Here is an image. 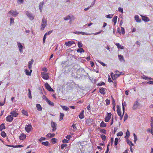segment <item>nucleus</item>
<instances>
[{
	"label": "nucleus",
	"instance_id": "41",
	"mask_svg": "<svg viewBox=\"0 0 153 153\" xmlns=\"http://www.w3.org/2000/svg\"><path fill=\"white\" fill-rule=\"evenodd\" d=\"M1 135L2 137H5L6 136V134L5 132L4 131H1Z\"/></svg>",
	"mask_w": 153,
	"mask_h": 153
},
{
	"label": "nucleus",
	"instance_id": "12",
	"mask_svg": "<svg viewBox=\"0 0 153 153\" xmlns=\"http://www.w3.org/2000/svg\"><path fill=\"white\" fill-rule=\"evenodd\" d=\"M75 42L73 41H68V42H66L65 43V45L67 46L70 47L72 45L74 44Z\"/></svg>",
	"mask_w": 153,
	"mask_h": 153
},
{
	"label": "nucleus",
	"instance_id": "33",
	"mask_svg": "<svg viewBox=\"0 0 153 153\" xmlns=\"http://www.w3.org/2000/svg\"><path fill=\"white\" fill-rule=\"evenodd\" d=\"M106 126V124L103 121H102L100 124V126L102 127H105Z\"/></svg>",
	"mask_w": 153,
	"mask_h": 153
},
{
	"label": "nucleus",
	"instance_id": "34",
	"mask_svg": "<svg viewBox=\"0 0 153 153\" xmlns=\"http://www.w3.org/2000/svg\"><path fill=\"white\" fill-rule=\"evenodd\" d=\"M64 116V114L62 113H60V119L59 121H61L63 119V118Z\"/></svg>",
	"mask_w": 153,
	"mask_h": 153
},
{
	"label": "nucleus",
	"instance_id": "14",
	"mask_svg": "<svg viewBox=\"0 0 153 153\" xmlns=\"http://www.w3.org/2000/svg\"><path fill=\"white\" fill-rule=\"evenodd\" d=\"M26 138V136L25 134H20L19 137V138L20 140H25Z\"/></svg>",
	"mask_w": 153,
	"mask_h": 153
},
{
	"label": "nucleus",
	"instance_id": "2",
	"mask_svg": "<svg viewBox=\"0 0 153 153\" xmlns=\"http://www.w3.org/2000/svg\"><path fill=\"white\" fill-rule=\"evenodd\" d=\"M47 25V21L44 18H43L41 26V30H43Z\"/></svg>",
	"mask_w": 153,
	"mask_h": 153
},
{
	"label": "nucleus",
	"instance_id": "50",
	"mask_svg": "<svg viewBox=\"0 0 153 153\" xmlns=\"http://www.w3.org/2000/svg\"><path fill=\"white\" fill-rule=\"evenodd\" d=\"M123 133L122 131H120L117 134V136H121L123 135Z\"/></svg>",
	"mask_w": 153,
	"mask_h": 153
},
{
	"label": "nucleus",
	"instance_id": "38",
	"mask_svg": "<svg viewBox=\"0 0 153 153\" xmlns=\"http://www.w3.org/2000/svg\"><path fill=\"white\" fill-rule=\"evenodd\" d=\"M44 4V2H40L39 6V9L40 10V11L41 12L42 10V8L43 5Z\"/></svg>",
	"mask_w": 153,
	"mask_h": 153
},
{
	"label": "nucleus",
	"instance_id": "47",
	"mask_svg": "<svg viewBox=\"0 0 153 153\" xmlns=\"http://www.w3.org/2000/svg\"><path fill=\"white\" fill-rule=\"evenodd\" d=\"M134 138V142H135L137 140V137L135 134L134 133L133 134Z\"/></svg>",
	"mask_w": 153,
	"mask_h": 153
},
{
	"label": "nucleus",
	"instance_id": "55",
	"mask_svg": "<svg viewBox=\"0 0 153 153\" xmlns=\"http://www.w3.org/2000/svg\"><path fill=\"white\" fill-rule=\"evenodd\" d=\"M118 141V139L117 138H116L115 139V141H114V145L115 146H116L117 144V143Z\"/></svg>",
	"mask_w": 153,
	"mask_h": 153
},
{
	"label": "nucleus",
	"instance_id": "54",
	"mask_svg": "<svg viewBox=\"0 0 153 153\" xmlns=\"http://www.w3.org/2000/svg\"><path fill=\"white\" fill-rule=\"evenodd\" d=\"M104 85H105V83L103 82H102L98 83L97 84V85L99 86H101Z\"/></svg>",
	"mask_w": 153,
	"mask_h": 153
},
{
	"label": "nucleus",
	"instance_id": "27",
	"mask_svg": "<svg viewBox=\"0 0 153 153\" xmlns=\"http://www.w3.org/2000/svg\"><path fill=\"white\" fill-rule=\"evenodd\" d=\"M60 106L64 110L67 111L69 109L68 107H66L65 105H61Z\"/></svg>",
	"mask_w": 153,
	"mask_h": 153
},
{
	"label": "nucleus",
	"instance_id": "30",
	"mask_svg": "<svg viewBox=\"0 0 153 153\" xmlns=\"http://www.w3.org/2000/svg\"><path fill=\"white\" fill-rule=\"evenodd\" d=\"M5 128V127L4 126V124L2 123L0 126V131H2V130Z\"/></svg>",
	"mask_w": 153,
	"mask_h": 153
},
{
	"label": "nucleus",
	"instance_id": "35",
	"mask_svg": "<svg viewBox=\"0 0 153 153\" xmlns=\"http://www.w3.org/2000/svg\"><path fill=\"white\" fill-rule=\"evenodd\" d=\"M142 78L143 79H146L147 80H149V79L152 80V79L151 78L148 77L145 75H143L142 76Z\"/></svg>",
	"mask_w": 153,
	"mask_h": 153
},
{
	"label": "nucleus",
	"instance_id": "4",
	"mask_svg": "<svg viewBox=\"0 0 153 153\" xmlns=\"http://www.w3.org/2000/svg\"><path fill=\"white\" fill-rule=\"evenodd\" d=\"M42 77L44 79L48 80L49 78V74L45 72H42Z\"/></svg>",
	"mask_w": 153,
	"mask_h": 153
},
{
	"label": "nucleus",
	"instance_id": "52",
	"mask_svg": "<svg viewBox=\"0 0 153 153\" xmlns=\"http://www.w3.org/2000/svg\"><path fill=\"white\" fill-rule=\"evenodd\" d=\"M121 30L122 33V34H124L125 33V29L123 27H121Z\"/></svg>",
	"mask_w": 153,
	"mask_h": 153
},
{
	"label": "nucleus",
	"instance_id": "37",
	"mask_svg": "<svg viewBox=\"0 0 153 153\" xmlns=\"http://www.w3.org/2000/svg\"><path fill=\"white\" fill-rule=\"evenodd\" d=\"M135 19L137 22H141V20L139 19V18L138 16H135Z\"/></svg>",
	"mask_w": 153,
	"mask_h": 153
},
{
	"label": "nucleus",
	"instance_id": "5",
	"mask_svg": "<svg viewBox=\"0 0 153 153\" xmlns=\"http://www.w3.org/2000/svg\"><path fill=\"white\" fill-rule=\"evenodd\" d=\"M25 131L28 133L31 131L33 129L32 126L30 124L27 125L25 128Z\"/></svg>",
	"mask_w": 153,
	"mask_h": 153
},
{
	"label": "nucleus",
	"instance_id": "7",
	"mask_svg": "<svg viewBox=\"0 0 153 153\" xmlns=\"http://www.w3.org/2000/svg\"><path fill=\"white\" fill-rule=\"evenodd\" d=\"M10 114L11 116H12L13 117H16L18 115L19 113L18 111L16 110H13L10 113Z\"/></svg>",
	"mask_w": 153,
	"mask_h": 153
},
{
	"label": "nucleus",
	"instance_id": "23",
	"mask_svg": "<svg viewBox=\"0 0 153 153\" xmlns=\"http://www.w3.org/2000/svg\"><path fill=\"white\" fill-rule=\"evenodd\" d=\"M118 56L119 59L121 62L123 61V62H125V61L123 56L121 55H118Z\"/></svg>",
	"mask_w": 153,
	"mask_h": 153
},
{
	"label": "nucleus",
	"instance_id": "16",
	"mask_svg": "<svg viewBox=\"0 0 153 153\" xmlns=\"http://www.w3.org/2000/svg\"><path fill=\"white\" fill-rule=\"evenodd\" d=\"M93 120L92 119H89L86 120V123L88 125H90L92 124Z\"/></svg>",
	"mask_w": 153,
	"mask_h": 153
},
{
	"label": "nucleus",
	"instance_id": "43",
	"mask_svg": "<svg viewBox=\"0 0 153 153\" xmlns=\"http://www.w3.org/2000/svg\"><path fill=\"white\" fill-rule=\"evenodd\" d=\"M47 102L50 105L53 106H54V103L52 102H51L50 100H49L47 101Z\"/></svg>",
	"mask_w": 153,
	"mask_h": 153
},
{
	"label": "nucleus",
	"instance_id": "36",
	"mask_svg": "<svg viewBox=\"0 0 153 153\" xmlns=\"http://www.w3.org/2000/svg\"><path fill=\"white\" fill-rule=\"evenodd\" d=\"M95 0H94V1L92 3L91 5H90L89 6H88V7L85 8L84 9V10L85 11H87L89 8V7H92L95 4Z\"/></svg>",
	"mask_w": 153,
	"mask_h": 153
},
{
	"label": "nucleus",
	"instance_id": "59",
	"mask_svg": "<svg viewBox=\"0 0 153 153\" xmlns=\"http://www.w3.org/2000/svg\"><path fill=\"white\" fill-rule=\"evenodd\" d=\"M77 44L79 48L82 47V43L80 42H78Z\"/></svg>",
	"mask_w": 153,
	"mask_h": 153
},
{
	"label": "nucleus",
	"instance_id": "32",
	"mask_svg": "<svg viewBox=\"0 0 153 153\" xmlns=\"http://www.w3.org/2000/svg\"><path fill=\"white\" fill-rule=\"evenodd\" d=\"M117 17V16H114L112 19L113 22H114V25H115L116 23Z\"/></svg>",
	"mask_w": 153,
	"mask_h": 153
},
{
	"label": "nucleus",
	"instance_id": "53",
	"mask_svg": "<svg viewBox=\"0 0 153 153\" xmlns=\"http://www.w3.org/2000/svg\"><path fill=\"white\" fill-rule=\"evenodd\" d=\"M100 64H101L103 66H105L106 65V64L103 62H101L100 61H97Z\"/></svg>",
	"mask_w": 153,
	"mask_h": 153
},
{
	"label": "nucleus",
	"instance_id": "24",
	"mask_svg": "<svg viewBox=\"0 0 153 153\" xmlns=\"http://www.w3.org/2000/svg\"><path fill=\"white\" fill-rule=\"evenodd\" d=\"M36 107L37 108V110L39 111L42 110V108L40 105L39 104H37L36 105Z\"/></svg>",
	"mask_w": 153,
	"mask_h": 153
},
{
	"label": "nucleus",
	"instance_id": "51",
	"mask_svg": "<svg viewBox=\"0 0 153 153\" xmlns=\"http://www.w3.org/2000/svg\"><path fill=\"white\" fill-rule=\"evenodd\" d=\"M128 117V115L127 114H125V116H124V121H125V120H126L127 119Z\"/></svg>",
	"mask_w": 153,
	"mask_h": 153
},
{
	"label": "nucleus",
	"instance_id": "44",
	"mask_svg": "<svg viewBox=\"0 0 153 153\" xmlns=\"http://www.w3.org/2000/svg\"><path fill=\"white\" fill-rule=\"evenodd\" d=\"M22 114L24 115H25V116L27 115L28 113H27V112L26 111L24 110H23L22 111Z\"/></svg>",
	"mask_w": 153,
	"mask_h": 153
},
{
	"label": "nucleus",
	"instance_id": "13",
	"mask_svg": "<svg viewBox=\"0 0 153 153\" xmlns=\"http://www.w3.org/2000/svg\"><path fill=\"white\" fill-rule=\"evenodd\" d=\"M17 44L20 52H22L23 46L22 45L21 43L19 42H17Z\"/></svg>",
	"mask_w": 153,
	"mask_h": 153
},
{
	"label": "nucleus",
	"instance_id": "18",
	"mask_svg": "<svg viewBox=\"0 0 153 153\" xmlns=\"http://www.w3.org/2000/svg\"><path fill=\"white\" fill-rule=\"evenodd\" d=\"M33 59L31 60L29 62L28 64V67L30 69L32 67V65L33 64Z\"/></svg>",
	"mask_w": 153,
	"mask_h": 153
},
{
	"label": "nucleus",
	"instance_id": "22",
	"mask_svg": "<svg viewBox=\"0 0 153 153\" xmlns=\"http://www.w3.org/2000/svg\"><path fill=\"white\" fill-rule=\"evenodd\" d=\"M99 92L101 94H105V88H100L99 89Z\"/></svg>",
	"mask_w": 153,
	"mask_h": 153
},
{
	"label": "nucleus",
	"instance_id": "60",
	"mask_svg": "<svg viewBox=\"0 0 153 153\" xmlns=\"http://www.w3.org/2000/svg\"><path fill=\"white\" fill-rule=\"evenodd\" d=\"M75 125L76 124H73L72 126V127L74 129V130L73 131H74L75 130H76L77 129L76 127L75 126Z\"/></svg>",
	"mask_w": 153,
	"mask_h": 153
},
{
	"label": "nucleus",
	"instance_id": "6",
	"mask_svg": "<svg viewBox=\"0 0 153 153\" xmlns=\"http://www.w3.org/2000/svg\"><path fill=\"white\" fill-rule=\"evenodd\" d=\"M45 86L46 89L49 91H53L54 90L51 88L48 83L45 84Z\"/></svg>",
	"mask_w": 153,
	"mask_h": 153
},
{
	"label": "nucleus",
	"instance_id": "11",
	"mask_svg": "<svg viewBox=\"0 0 153 153\" xmlns=\"http://www.w3.org/2000/svg\"><path fill=\"white\" fill-rule=\"evenodd\" d=\"M13 120V118L12 116L10 114V115H8L6 117V121L7 122H12Z\"/></svg>",
	"mask_w": 153,
	"mask_h": 153
},
{
	"label": "nucleus",
	"instance_id": "1",
	"mask_svg": "<svg viewBox=\"0 0 153 153\" xmlns=\"http://www.w3.org/2000/svg\"><path fill=\"white\" fill-rule=\"evenodd\" d=\"M122 108L123 114H122L121 111L120 109V108L119 106L118 105L117 106V114L119 116H120V119L121 120L122 119L123 115L124 114L125 112V107L124 106L123 103H122Z\"/></svg>",
	"mask_w": 153,
	"mask_h": 153
},
{
	"label": "nucleus",
	"instance_id": "40",
	"mask_svg": "<svg viewBox=\"0 0 153 153\" xmlns=\"http://www.w3.org/2000/svg\"><path fill=\"white\" fill-rule=\"evenodd\" d=\"M75 33L79 34L80 33L82 35H87L88 34L87 33H85L83 32H77L76 33Z\"/></svg>",
	"mask_w": 153,
	"mask_h": 153
},
{
	"label": "nucleus",
	"instance_id": "49",
	"mask_svg": "<svg viewBox=\"0 0 153 153\" xmlns=\"http://www.w3.org/2000/svg\"><path fill=\"white\" fill-rule=\"evenodd\" d=\"M71 19V17L70 16L68 15L66 17L64 18V19L65 20H67L70 19Z\"/></svg>",
	"mask_w": 153,
	"mask_h": 153
},
{
	"label": "nucleus",
	"instance_id": "62",
	"mask_svg": "<svg viewBox=\"0 0 153 153\" xmlns=\"http://www.w3.org/2000/svg\"><path fill=\"white\" fill-rule=\"evenodd\" d=\"M105 102H106V104L107 105L109 104L110 102V101L109 100L107 99L105 100Z\"/></svg>",
	"mask_w": 153,
	"mask_h": 153
},
{
	"label": "nucleus",
	"instance_id": "57",
	"mask_svg": "<svg viewBox=\"0 0 153 153\" xmlns=\"http://www.w3.org/2000/svg\"><path fill=\"white\" fill-rule=\"evenodd\" d=\"M62 142L63 143H68L69 141L66 139H64L63 140Z\"/></svg>",
	"mask_w": 153,
	"mask_h": 153
},
{
	"label": "nucleus",
	"instance_id": "20",
	"mask_svg": "<svg viewBox=\"0 0 153 153\" xmlns=\"http://www.w3.org/2000/svg\"><path fill=\"white\" fill-rule=\"evenodd\" d=\"M151 133L153 134V117H151Z\"/></svg>",
	"mask_w": 153,
	"mask_h": 153
},
{
	"label": "nucleus",
	"instance_id": "10",
	"mask_svg": "<svg viewBox=\"0 0 153 153\" xmlns=\"http://www.w3.org/2000/svg\"><path fill=\"white\" fill-rule=\"evenodd\" d=\"M140 104L138 102L137 100L134 103L133 106V108L134 109H136L137 108L138 106H140Z\"/></svg>",
	"mask_w": 153,
	"mask_h": 153
},
{
	"label": "nucleus",
	"instance_id": "25",
	"mask_svg": "<svg viewBox=\"0 0 153 153\" xmlns=\"http://www.w3.org/2000/svg\"><path fill=\"white\" fill-rule=\"evenodd\" d=\"M126 141L127 143L131 146V147L132 146H133L134 145V144L132 143V142L129 139H127L126 140Z\"/></svg>",
	"mask_w": 153,
	"mask_h": 153
},
{
	"label": "nucleus",
	"instance_id": "17",
	"mask_svg": "<svg viewBox=\"0 0 153 153\" xmlns=\"http://www.w3.org/2000/svg\"><path fill=\"white\" fill-rule=\"evenodd\" d=\"M142 17V19L144 21L148 22L149 21V18L146 16H141Z\"/></svg>",
	"mask_w": 153,
	"mask_h": 153
},
{
	"label": "nucleus",
	"instance_id": "21",
	"mask_svg": "<svg viewBox=\"0 0 153 153\" xmlns=\"http://www.w3.org/2000/svg\"><path fill=\"white\" fill-rule=\"evenodd\" d=\"M55 135L54 134L49 133L46 135V136L49 138H51L54 137Z\"/></svg>",
	"mask_w": 153,
	"mask_h": 153
},
{
	"label": "nucleus",
	"instance_id": "56",
	"mask_svg": "<svg viewBox=\"0 0 153 153\" xmlns=\"http://www.w3.org/2000/svg\"><path fill=\"white\" fill-rule=\"evenodd\" d=\"M10 24H11L12 23H13L14 22V19L12 18H10Z\"/></svg>",
	"mask_w": 153,
	"mask_h": 153
},
{
	"label": "nucleus",
	"instance_id": "3",
	"mask_svg": "<svg viewBox=\"0 0 153 153\" xmlns=\"http://www.w3.org/2000/svg\"><path fill=\"white\" fill-rule=\"evenodd\" d=\"M111 115L112 114L110 112L107 113L106 115L105 118V121L106 122H108L111 119Z\"/></svg>",
	"mask_w": 153,
	"mask_h": 153
},
{
	"label": "nucleus",
	"instance_id": "28",
	"mask_svg": "<svg viewBox=\"0 0 153 153\" xmlns=\"http://www.w3.org/2000/svg\"><path fill=\"white\" fill-rule=\"evenodd\" d=\"M42 145L45 146H49V143L48 142L46 141L45 142H42Z\"/></svg>",
	"mask_w": 153,
	"mask_h": 153
},
{
	"label": "nucleus",
	"instance_id": "26",
	"mask_svg": "<svg viewBox=\"0 0 153 153\" xmlns=\"http://www.w3.org/2000/svg\"><path fill=\"white\" fill-rule=\"evenodd\" d=\"M115 45L117 46L118 48L123 49L124 48L123 46L120 45L119 43H117Z\"/></svg>",
	"mask_w": 153,
	"mask_h": 153
},
{
	"label": "nucleus",
	"instance_id": "15",
	"mask_svg": "<svg viewBox=\"0 0 153 153\" xmlns=\"http://www.w3.org/2000/svg\"><path fill=\"white\" fill-rule=\"evenodd\" d=\"M26 14L27 16L30 20H33L34 18V16H32L31 14L29 13L28 11H27L26 13Z\"/></svg>",
	"mask_w": 153,
	"mask_h": 153
},
{
	"label": "nucleus",
	"instance_id": "9",
	"mask_svg": "<svg viewBox=\"0 0 153 153\" xmlns=\"http://www.w3.org/2000/svg\"><path fill=\"white\" fill-rule=\"evenodd\" d=\"M51 126L53 128L52 131L53 132L56 130V124L54 122H52Z\"/></svg>",
	"mask_w": 153,
	"mask_h": 153
},
{
	"label": "nucleus",
	"instance_id": "48",
	"mask_svg": "<svg viewBox=\"0 0 153 153\" xmlns=\"http://www.w3.org/2000/svg\"><path fill=\"white\" fill-rule=\"evenodd\" d=\"M67 146V144H62L61 146V147L62 149H63L65 147H66Z\"/></svg>",
	"mask_w": 153,
	"mask_h": 153
},
{
	"label": "nucleus",
	"instance_id": "61",
	"mask_svg": "<svg viewBox=\"0 0 153 153\" xmlns=\"http://www.w3.org/2000/svg\"><path fill=\"white\" fill-rule=\"evenodd\" d=\"M47 35H45V34L44 36V37H43V43L44 44L45 42V40L46 39V36Z\"/></svg>",
	"mask_w": 153,
	"mask_h": 153
},
{
	"label": "nucleus",
	"instance_id": "46",
	"mask_svg": "<svg viewBox=\"0 0 153 153\" xmlns=\"http://www.w3.org/2000/svg\"><path fill=\"white\" fill-rule=\"evenodd\" d=\"M100 137L103 140L105 141V140L106 136L102 134L101 135Z\"/></svg>",
	"mask_w": 153,
	"mask_h": 153
},
{
	"label": "nucleus",
	"instance_id": "19",
	"mask_svg": "<svg viewBox=\"0 0 153 153\" xmlns=\"http://www.w3.org/2000/svg\"><path fill=\"white\" fill-rule=\"evenodd\" d=\"M84 110L82 111L79 114V117L80 119H82L84 118Z\"/></svg>",
	"mask_w": 153,
	"mask_h": 153
},
{
	"label": "nucleus",
	"instance_id": "58",
	"mask_svg": "<svg viewBox=\"0 0 153 153\" xmlns=\"http://www.w3.org/2000/svg\"><path fill=\"white\" fill-rule=\"evenodd\" d=\"M144 83H148L149 84H153V81H149V82H144Z\"/></svg>",
	"mask_w": 153,
	"mask_h": 153
},
{
	"label": "nucleus",
	"instance_id": "64",
	"mask_svg": "<svg viewBox=\"0 0 153 153\" xmlns=\"http://www.w3.org/2000/svg\"><path fill=\"white\" fill-rule=\"evenodd\" d=\"M42 98H43V99L45 100L46 102L48 100V99L46 97V96L45 95H44L43 96Z\"/></svg>",
	"mask_w": 153,
	"mask_h": 153
},
{
	"label": "nucleus",
	"instance_id": "42",
	"mask_svg": "<svg viewBox=\"0 0 153 153\" xmlns=\"http://www.w3.org/2000/svg\"><path fill=\"white\" fill-rule=\"evenodd\" d=\"M77 51L78 52H80L81 53H82V52H84V50L82 48H81L78 49L77 50Z\"/></svg>",
	"mask_w": 153,
	"mask_h": 153
},
{
	"label": "nucleus",
	"instance_id": "63",
	"mask_svg": "<svg viewBox=\"0 0 153 153\" xmlns=\"http://www.w3.org/2000/svg\"><path fill=\"white\" fill-rule=\"evenodd\" d=\"M118 10L119 12H120L122 13H123V8H119Z\"/></svg>",
	"mask_w": 153,
	"mask_h": 153
},
{
	"label": "nucleus",
	"instance_id": "31",
	"mask_svg": "<svg viewBox=\"0 0 153 153\" xmlns=\"http://www.w3.org/2000/svg\"><path fill=\"white\" fill-rule=\"evenodd\" d=\"M120 74H115L113 77H112V79L113 80H115L116 78L118 77H119L120 76Z\"/></svg>",
	"mask_w": 153,
	"mask_h": 153
},
{
	"label": "nucleus",
	"instance_id": "39",
	"mask_svg": "<svg viewBox=\"0 0 153 153\" xmlns=\"http://www.w3.org/2000/svg\"><path fill=\"white\" fill-rule=\"evenodd\" d=\"M130 136V133L128 130H127L126 132V136H125V138H126V137H128Z\"/></svg>",
	"mask_w": 153,
	"mask_h": 153
},
{
	"label": "nucleus",
	"instance_id": "45",
	"mask_svg": "<svg viewBox=\"0 0 153 153\" xmlns=\"http://www.w3.org/2000/svg\"><path fill=\"white\" fill-rule=\"evenodd\" d=\"M46 138L44 137H41L39 140L41 143H42V141L43 140H46Z\"/></svg>",
	"mask_w": 153,
	"mask_h": 153
},
{
	"label": "nucleus",
	"instance_id": "29",
	"mask_svg": "<svg viewBox=\"0 0 153 153\" xmlns=\"http://www.w3.org/2000/svg\"><path fill=\"white\" fill-rule=\"evenodd\" d=\"M57 139L55 138H53L51 140V142L53 144H54L57 142Z\"/></svg>",
	"mask_w": 153,
	"mask_h": 153
},
{
	"label": "nucleus",
	"instance_id": "8",
	"mask_svg": "<svg viewBox=\"0 0 153 153\" xmlns=\"http://www.w3.org/2000/svg\"><path fill=\"white\" fill-rule=\"evenodd\" d=\"M8 14H10V15H12L13 16H16L19 13L16 10L13 11V10L10 11L8 13Z\"/></svg>",
	"mask_w": 153,
	"mask_h": 153
}]
</instances>
